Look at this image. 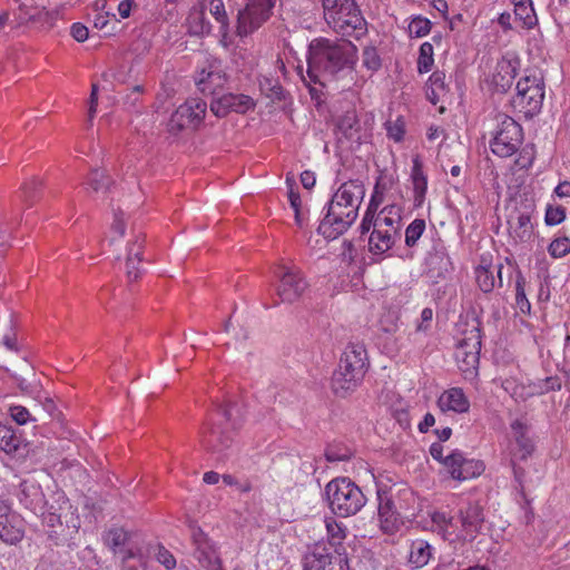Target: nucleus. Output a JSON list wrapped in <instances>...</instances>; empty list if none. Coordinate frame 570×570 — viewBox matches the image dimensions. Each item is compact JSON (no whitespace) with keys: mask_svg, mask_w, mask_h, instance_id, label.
<instances>
[{"mask_svg":"<svg viewBox=\"0 0 570 570\" xmlns=\"http://www.w3.org/2000/svg\"><path fill=\"white\" fill-rule=\"evenodd\" d=\"M357 61V48L348 39H313L308 46L307 55V77L309 82L303 76V81L309 86L311 82L325 86L327 81L345 71L352 70Z\"/></svg>","mask_w":570,"mask_h":570,"instance_id":"obj_1","label":"nucleus"},{"mask_svg":"<svg viewBox=\"0 0 570 570\" xmlns=\"http://www.w3.org/2000/svg\"><path fill=\"white\" fill-rule=\"evenodd\" d=\"M365 195L361 180L343 183L327 203L326 214L321 220L317 232L326 239H336L355 222L358 208Z\"/></svg>","mask_w":570,"mask_h":570,"instance_id":"obj_2","label":"nucleus"},{"mask_svg":"<svg viewBox=\"0 0 570 570\" xmlns=\"http://www.w3.org/2000/svg\"><path fill=\"white\" fill-rule=\"evenodd\" d=\"M323 16L328 28L342 38L360 39L367 23L355 0H322Z\"/></svg>","mask_w":570,"mask_h":570,"instance_id":"obj_3","label":"nucleus"},{"mask_svg":"<svg viewBox=\"0 0 570 570\" xmlns=\"http://www.w3.org/2000/svg\"><path fill=\"white\" fill-rule=\"evenodd\" d=\"M331 511L341 518L355 515L366 503L362 490L348 478H336L325 487Z\"/></svg>","mask_w":570,"mask_h":570,"instance_id":"obj_4","label":"nucleus"},{"mask_svg":"<svg viewBox=\"0 0 570 570\" xmlns=\"http://www.w3.org/2000/svg\"><path fill=\"white\" fill-rule=\"evenodd\" d=\"M517 94L512 99L515 109L527 118L540 112L544 99V79L538 69H527L517 82Z\"/></svg>","mask_w":570,"mask_h":570,"instance_id":"obj_5","label":"nucleus"},{"mask_svg":"<svg viewBox=\"0 0 570 570\" xmlns=\"http://www.w3.org/2000/svg\"><path fill=\"white\" fill-rule=\"evenodd\" d=\"M368 367V358H340L332 375L331 387L338 397H346L362 382Z\"/></svg>","mask_w":570,"mask_h":570,"instance_id":"obj_6","label":"nucleus"},{"mask_svg":"<svg viewBox=\"0 0 570 570\" xmlns=\"http://www.w3.org/2000/svg\"><path fill=\"white\" fill-rule=\"evenodd\" d=\"M497 121L498 129L490 142V148L499 157H510L519 149L522 142V128L513 118L504 114L498 115Z\"/></svg>","mask_w":570,"mask_h":570,"instance_id":"obj_7","label":"nucleus"},{"mask_svg":"<svg viewBox=\"0 0 570 570\" xmlns=\"http://www.w3.org/2000/svg\"><path fill=\"white\" fill-rule=\"evenodd\" d=\"M275 2L276 0H247L237 13V36L247 37L258 30L272 17Z\"/></svg>","mask_w":570,"mask_h":570,"instance_id":"obj_8","label":"nucleus"},{"mask_svg":"<svg viewBox=\"0 0 570 570\" xmlns=\"http://www.w3.org/2000/svg\"><path fill=\"white\" fill-rule=\"evenodd\" d=\"M275 276L278 278L276 295L282 303L298 301L308 287L304 274L297 267L281 265L275 271Z\"/></svg>","mask_w":570,"mask_h":570,"instance_id":"obj_9","label":"nucleus"},{"mask_svg":"<svg viewBox=\"0 0 570 570\" xmlns=\"http://www.w3.org/2000/svg\"><path fill=\"white\" fill-rule=\"evenodd\" d=\"M193 556L204 570H224L216 543L197 525H190Z\"/></svg>","mask_w":570,"mask_h":570,"instance_id":"obj_10","label":"nucleus"},{"mask_svg":"<svg viewBox=\"0 0 570 570\" xmlns=\"http://www.w3.org/2000/svg\"><path fill=\"white\" fill-rule=\"evenodd\" d=\"M207 104L200 99H191L180 105L170 116L168 131L178 135L184 129L196 128L206 114Z\"/></svg>","mask_w":570,"mask_h":570,"instance_id":"obj_11","label":"nucleus"},{"mask_svg":"<svg viewBox=\"0 0 570 570\" xmlns=\"http://www.w3.org/2000/svg\"><path fill=\"white\" fill-rule=\"evenodd\" d=\"M377 500L379 519L382 530L386 533L396 532L403 524V505H396L392 489L386 490L380 487L377 489Z\"/></svg>","mask_w":570,"mask_h":570,"instance_id":"obj_12","label":"nucleus"},{"mask_svg":"<svg viewBox=\"0 0 570 570\" xmlns=\"http://www.w3.org/2000/svg\"><path fill=\"white\" fill-rule=\"evenodd\" d=\"M304 570H347V558L344 552L334 550L327 551L324 546H316L313 551L304 557Z\"/></svg>","mask_w":570,"mask_h":570,"instance_id":"obj_13","label":"nucleus"},{"mask_svg":"<svg viewBox=\"0 0 570 570\" xmlns=\"http://www.w3.org/2000/svg\"><path fill=\"white\" fill-rule=\"evenodd\" d=\"M443 466L453 480L465 481L479 476L484 464L479 460L466 459L459 450L452 451L443 460Z\"/></svg>","mask_w":570,"mask_h":570,"instance_id":"obj_14","label":"nucleus"},{"mask_svg":"<svg viewBox=\"0 0 570 570\" xmlns=\"http://www.w3.org/2000/svg\"><path fill=\"white\" fill-rule=\"evenodd\" d=\"M510 426L513 436L511 461H524L535 449L533 439L530 436V426L520 419L514 420Z\"/></svg>","mask_w":570,"mask_h":570,"instance_id":"obj_15","label":"nucleus"},{"mask_svg":"<svg viewBox=\"0 0 570 570\" xmlns=\"http://www.w3.org/2000/svg\"><path fill=\"white\" fill-rule=\"evenodd\" d=\"M255 104L252 97L243 94H224L214 98L210 102V110L217 117H225L229 112L245 114L254 108Z\"/></svg>","mask_w":570,"mask_h":570,"instance_id":"obj_16","label":"nucleus"},{"mask_svg":"<svg viewBox=\"0 0 570 570\" xmlns=\"http://www.w3.org/2000/svg\"><path fill=\"white\" fill-rule=\"evenodd\" d=\"M200 443L207 452L216 455L217 459H222L230 449L233 438L228 432L219 428H210L202 432Z\"/></svg>","mask_w":570,"mask_h":570,"instance_id":"obj_17","label":"nucleus"},{"mask_svg":"<svg viewBox=\"0 0 570 570\" xmlns=\"http://www.w3.org/2000/svg\"><path fill=\"white\" fill-rule=\"evenodd\" d=\"M519 69L520 59L518 57H503L497 63L495 72L492 77V83L495 89L500 92H505L508 89H510Z\"/></svg>","mask_w":570,"mask_h":570,"instance_id":"obj_18","label":"nucleus"},{"mask_svg":"<svg viewBox=\"0 0 570 570\" xmlns=\"http://www.w3.org/2000/svg\"><path fill=\"white\" fill-rule=\"evenodd\" d=\"M104 543L115 553L121 556L122 561H128L138 557V552L132 548H127L129 533L122 528H111L102 535Z\"/></svg>","mask_w":570,"mask_h":570,"instance_id":"obj_19","label":"nucleus"},{"mask_svg":"<svg viewBox=\"0 0 570 570\" xmlns=\"http://www.w3.org/2000/svg\"><path fill=\"white\" fill-rule=\"evenodd\" d=\"M438 406L442 412L466 413L470 409V401L460 387H452L444 391L438 400Z\"/></svg>","mask_w":570,"mask_h":570,"instance_id":"obj_20","label":"nucleus"},{"mask_svg":"<svg viewBox=\"0 0 570 570\" xmlns=\"http://www.w3.org/2000/svg\"><path fill=\"white\" fill-rule=\"evenodd\" d=\"M401 234L385 228L374 227L368 238V249L374 255H381L393 247Z\"/></svg>","mask_w":570,"mask_h":570,"instance_id":"obj_21","label":"nucleus"},{"mask_svg":"<svg viewBox=\"0 0 570 570\" xmlns=\"http://www.w3.org/2000/svg\"><path fill=\"white\" fill-rule=\"evenodd\" d=\"M509 233L521 242L530 238L532 232L531 215L529 212L514 209L508 218Z\"/></svg>","mask_w":570,"mask_h":570,"instance_id":"obj_22","label":"nucleus"},{"mask_svg":"<svg viewBox=\"0 0 570 570\" xmlns=\"http://www.w3.org/2000/svg\"><path fill=\"white\" fill-rule=\"evenodd\" d=\"M144 248V237L138 236L127 248L126 276L129 283L138 281L142 271L139 267Z\"/></svg>","mask_w":570,"mask_h":570,"instance_id":"obj_23","label":"nucleus"},{"mask_svg":"<svg viewBox=\"0 0 570 570\" xmlns=\"http://www.w3.org/2000/svg\"><path fill=\"white\" fill-rule=\"evenodd\" d=\"M460 521L466 533H476L484 521L483 510L478 503H466L460 509Z\"/></svg>","mask_w":570,"mask_h":570,"instance_id":"obj_24","label":"nucleus"},{"mask_svg":"<svg viewBox=\"0 0 570 570\" xmlns=\"http://www.w3.org/2000/svg\"><path fill=\"white\" fill-rule=\"evenodd\" d=\"M21 520L17 515L0 514V539L8 544H16L23 538Z\"/></svg>","mask_w":570,"mask_h":570,"instance_id":"obj_25","label":"nucleus"},{"mask_svg":"<svg viewBox=\"0 0 570 570\" xmlns=\"http://www.w3.org/2000/svg\"><path fill=\"white\" fill-rule=\"evenodd\" d=\"M24 448L21 435L12 426L0 423V450L7 454L17 455Z\"/></svg>","mask_w":570,"mask_h":570,"instance_id":"obj_26","label":"nucleus"},{"mask_svg":"<svg viewBox=\"0 0 570 570\" xmlns=\"http://www.w3.org/2000/svg\"><path fill=\"white\" fill-rule=\"evenodd\" d=\"M209 12L216 22L219 24L218 32L220 35V42L224 47L228 46L230 33V21L226 12L225 3L223 0H210Z\"/></svg>","mask_w":570,"mask_h":570,"instance_id":"obj_27","label":"nucleus"},{"mask_svg":"<svg viewBox=\"0 0 570 570\" xmlns=\"http://www.w3.org/2000/svg\"><path fill=\"white\" fill-rule=\"evenodd\" d=\"M340 132L351 141L361 142V125L355 110H347L337 121Z\"/></svg>","mask_w":570,"mask_h":570,"instance_id":"obj_28","label":"nucleus"},{"mask_svg":"<svg viewBox=\"0 0 570 570\" xmlns=\"http://www.w3.org/2000/svg\"><path fill=\"white\" fill-rule=\"evenodd\" d=\"M450 92L449 85L445 82V73L440 70H435L429 78L426 96L428 99L436 105L443 100Z\"/></svg>","mask_w":570,"mask_h":570,"instance_id":"obj_29","label":"nucleus"},{"mask_svg":"<svg viewBox=\"0 0 570 570\" xmlns=\"http://www.w3.org/2000/svg\"><path fill=\"white\" fill-rule=\"evenodd\" d=\"M401 207L397 205L385 206L375 217L374 227L391 229L400 233Z\"/></svg>","mask_w":570,"mask_h":570,"instance_id":"obj_30","label":"nucleus"},{"mask_svg":"<svg viewBox=\"0 0 570 570\" xmlns=\"http://www.w3.org/2000/svg\"><path fill=\"white\" fill-rule=\"evenodd\" d=\"M188 32L193 36H208L212 24L205 16L204 9H193L187 18Z\"/></svg>","mask_w":570,"mask_h":570,"instance_id":"obj_31","label":"nucleus"},{"mask_svg":"<svg viewBox=\"0 0 570 570\" xmlns=\"http://www.w3.org/2000/svg\"><path fill=\"white\" fill-rule=\"evenodd\" d=\"M412 180L415 205L421 206L428 189V179L426 176L423 174L422 164L419 157H415L413 159Z\"/></svg>","mask_w":570,"mask_h":570,"instance_id":"obj_32","label":"nucleus"},{"mask_svg":"<svg viewBox=\"0 0 570 570\" xmlns=\"http://www.w3.org/2000/svg\"><path fill=\"white\" fill-rule=\"evenodd\" d=\"M502 268H503L502 264L494 266L493 269H490V268H487L483 266H480L476 268V271H475L476 282L482 292L490 293L493 291V288L495 286L494 271L498 274L499 286H502V276H501Z\"/></svg>","mask_w":570,"mask_h":570,"instance_id":"obj_33","label":"nucleus"},{"mask_svg":"<svg viewBox=\"0 0 570 570\" xmlns=\"http://www.w3.org/2000/svg\"><path fill=\"white\" fill-rule=\"evenodd\" d=\"M43 183L38 178H31L20 187L19 197L26 208L32 207L40 198Z\"/></svg>","mask_w":570,"mask_h":570,"instance_id":"obj_34","label":"nucleus"},{"mask_svg":"<svg viewBox=\"0 0 570 570\" xmlns=\"http://www.w3.org/2000/svg\"><path fill=\"white\" fill-rule=\"evenodd\" d=\"M432 557V547L424 540H416L411 546L410 562L415 568H422Z\"/></svg>","mask_w":570,"mask_h":570,"instance_id":"obj_35","label":"nucleus"},{"mask_svg":"<svg viewBox=\"0 0 570 570\" xmlns=\"http://www.w3.org/2000/svg\"><path fill=\"white\" fill-rule=\"evenodd\" d=\"M114 183L115 181L107 175L106 170L101 168L92 169L87 178V184L95 193L107 194Z\"/></svg>","mask_w":570,"mask_h":570,"instance_id":"obj_36","label":"nucleus"},{"mask_svg":"<svg viewBox=\"0 0 570 570\" xmlns=\"http://www.w3.org/2000/svg\"><path fill=\"white\" fill-rule=\"evenodd\" d=\"M324 522L330 543L338 551L344 550L342 542L346 538V528L333 517H326Z\"/></svg>","mask_w":570,"mask_h":570,"instance_id":"obj_37","label":"nucleus"},{"mask_svg":"<svg viewBox=\"0 0 570 570\" xmlns=\"http://www.w3.org/2000/svg\"><path fill=\"white\" fill-rule=\"evenodd\" d=\"M527 281L521 272L517 273L515 278V306L522 314H530L531 304L525 295Z\"/></svg>","mask_w":570,"mask_h":570,"instance_id":"obj_38","label":"nucleus"},{"mask_svg":"<svg viewBox=\"0 0 570 570\" xmlns=\"http://www.w3.org/2000/svg\"><path fill=\"white\" fill-rule=\"evenodd\" d=\"M433 53V46L430 42L421 45L417 58V71L420 73H426L432 69L434 63Z\"/></svg>","mask_w":570,"mask_h":570,"instance_id":"obj_39","label":"nucleus"},{"mask_svg":"<svg viewBox=\"0 0 570 570\" xmlns=\"http://www.w3.org/2000/svg\"><path fill=\"white\" fill-rule=\"evenodd\" d=\"M459 348L464 356H479L481 351V340L479 332H471L470 336L459 343Z\"/></svg>","mask_w":570,"mask_h":570,"instance_id":"obj_40","label":"nucleus"},{"mask_svg":"<svg viewBox=\"0 0 570 570\" xmlns=\"http://www.w3.org/2000/svg\"><path fill=\"white\" fill-rule=\"evenodd\" d=\"M514 4V14L527 26H532L534 13L531 0H512Z\"/></svg>","mask_w":570,"mask_h":570,"instance_id":"obj_41","label":"nucleus"},{"mask_svg":"<svg viewBox=\"0 0 570 570\" xmlns=\"http://www.w3.org/2000/svg\"><path fill=\"white\" fill-rule=\"evenodd\" d=\"M425 229V220L421 218L414 219L405 229V245L413 247L422 236Z\"/></svg>","mask_w":570,"mask_h":570,"instance_id":"obj_42","label":"nucleus"},{"mask_svg":"<svg viewBox=\"0 0 570 570\" xmlns=\"http://www.w3.org/2000/svg\"><path fill=\"white\" fill-rule=\"evenodd\" d=\"M226 81L225 75L214 68L213 66H209L208 68V75H207V83L205 87H208L207 95H217V89L222 88Z\"/></svg>","mask_w":570,"mask_h":570,"instance_id":"obj_43","label":"nucleus"},{"mask_svg":"<svg viewBox=\"0 0 570 570\" xmlns=\"http://www.w3.org/2000/svg\"><path fill=\"white\" fill-rule=\"evenodd\" d=\"M234 314L224 323V332H233L234 337L237 341L247 340L249 335L248 327L245 323L237 321L236 324L233 321Z\"/></svg>","mask_w":570,"mask_h":570,"instance_id":"obj_44","label":"nucleus"},{"mask_svg":"<svg viewBox=\"0 0 570 570\" xmlns=\"http://www.w3.org/2000/svg\"><path fill=\"white\" fill-rule=\"evenodd\" d=\"M480 358H460L458 363L459 370L465 380L472 381L478 376Z\"/></svg>","mask_w":570,"mask_h":570,"instance_id":"obj_45","label":"nucleus"},{"mask_svg":"<svg viewBox=\"0 0 570 570\" xmlns=\"http://www.w3.org/2000/svg\"><path fill=\"white\" fill-rule=\"evenodd\" d=\"M430 30L431 21L423 17L414 18L409 24L410 35L417 38L426 36Z\"/></svg>","mask_w":570,"mask_h":570,"instance_id":"obj_46","label":"nucleus"},{"mask_svg":"<svg viewBox=\"0 0 570 570\" xmlns=\"http://www.w3.org/2000/svg\"><path fill=\"white\" fill-rule=\"evenodd\" d=\"M385 129L389 138L393 139L396 142L403 140L405 129L404 121L402 120L401 117H399L395 121L387 120L385 122Z\"/></svg>","mask_w":570,"mask_h":570,"instance_id":"obj_47","label":"nucleus"},{"mask_svg":"<svg viewBox=\"0 0 570 570\" xmlns=\"http://www.w3.org/2000/svg\"><path fill=\"white\" fill-rule=\"evenodd\" d=\"M549 253L552 257L559 258L570 253V238L558 237L549 246Z\"/></svg>","mask_w":570,"mask_h":570,"instance_id":"obj_48","label":"nucleus"},{"mask_svg":"<svg viewBox=\"0 0 570 570\" xmlns=\"http://www.w3.org/2000/svg\"><path fill=\"white\" fill-rule=\"evenodd\" d=\"M566 219V208L563 206H548L546 209V224L549 226L559 225Z\"/></svg>","mask_w":570,"mask_h":570,"instance_id":"obj_49","label":"nucleus"},{"mask_svg":"<svg viewBox=\"0 0 570 570\" xmlns=\"http://www.w3.org/2000/svg\"><path fill=\"white\" fill-rule=\"evenodd\" d=\"M363 65L368 70L376 71L381 68V58L374 47H366L363 50Z\"/></svg>","mask_w":570,"mask_h":570,"instance_id":"obj_50","label":"nucleus"},{"mask_svg":"<svg viewBox=\"0 0 570 570\" xmlns=\"http://www.w3.org/2000/svg\"><path fill=\"white\" fill-rule=\"evenodd\" d=\"M261 87L263 90L266 91V95L272 99H285V89L277 81L273 82L269 79H265L264 82H261Z\"/></svg>","mask_w":570,"mask_h":570,"instance_id":"obj_51","label":"nucleus"},{"mask_svg":"<svg viewBox=\"0 0 570 570\" xmlns=\"http://www.w3.org/2000/svg\"><path fill=\"white\" fill-rule=\"evenodd\" d=\"M156 559L158 560L159 563H161L168 570L174 569L176 567L175 557L171 554L170 551H168L164 547L158 548V551L156 553Z\"/></svg>","mask_w":570,"mask_h":570,"instance_id":"obj_52","label":"nucleus"},{"mask_svg":"<svg viewBox=\"0 0 570 570\" xmlns=\"http://www.w3.org/2000/svg\"><path fill=\"white\" fill-rule=\"evenodd\" d=\"M2 344L7 347L10 353H29L27 346L20 344L14 335H4L2 337Z\"/></svg>","mask_w":570,"mask_h":570,"instance_id":"obj_53","label":"nucleus"},{"mask_svg":"<svg viewBox=\"0 0 570 570\" xmlns=\"http://www.w3.org/2000/svg\"><path fill=\"white\" fill-rule=\"evenodd\" d=\"M431 519L433 524L439 528L440 532H445L452 523V518L449 517L445 512L441 511L433 512Z\"/></svg>","mask_w":570,"mask_h":570,"instance_id":"obj_54","label":"nucleus"},{"mask_svg":"<svg viewBox=\"0 0 570 570\" xmlns=\"http://www.w3.org/2000/svg\"><path fill=\"white\" fill-rule=\"evenodd\" d=\"M10 415L20 425L26 424L30 417L29 411L20 405L11 406Z\"/></svg>","mask_w":570,"mask_h":570,"instance_id":"obj_55","label":"nucleus"},{"mask_svg":"<svg viewBox=\"0 0 570 570\" xmlns=\"http://www.w3.org/2000/svg\"><path fill=\"white\" fill-rule=\"evenodd\" d=\"M325 456L328 462L347 461L351 458V452L347 449L342 452H338L335 449H327Z\"/></svg>","mask_w":570,"mask_h":570,"instance_id":"obj_56","label":"nucleus"},{"mask_svg":"<svg viewBox=\"0 0 570 570\" xmlns=\"http://www.w3.org/2000/svg\"><path fill=\"white\" fill-rule=\"evenodd\" d=\"M71 36L78 42H83L88 39L89 36L88 28L79 22L73 23L71 27Z\"/></svg>","mask_w":570,"mask_h":570,"instance_id":"obj_57","label":"nucleus"},{"mask_svg":"<svg viewBox=\"0 0 570 570\" xmlns=\"http://www.w3.org/2000/svg\"><path fill=\"white\" fill-rule=\"evenodd\" d=\"M122 216L124 213L120 209L116 210L114 214V223L111 226L112 230L116 232L119 236H124L126 229Z\"/></svg>","mask_w":570,"mask_h":570,"instance_id":"obj_58","label":"nucleus"},{"mask_svg":"<svg viewBox=\"0 0 570 570\" xmlns=\"http://www.w3.org/2000/svg\"><path fill=\"white\" fill-rule=\"evenodd\" d=\"M433 318V309L425 307L421 313V323L417 325L419 331H426Z\"/></svg>","mask_w":570,"mask_h":570,"instance_id":"obj_59","label":"nucleus"},{"mask_svg":"<svg viewBox=\"0 0 570 570\" xmlns=\"http://www.w3.org/2000/svg\"><path fill=\"white\" fill-rule=\"evenodd\" d=\"M381 203H382V195H379L377 191L375 190V193L373 194V196L370 200V204L367 206L365 214H370L371 217H376L377 216L376 213H377V209H379V206Z\"/></svg>","mask_w":570,"mask_h":570,"instance_id":"obj_60","label":"nucleus"},{"mask_svg":"<svg viewBox=\"0 0 570 570\" xmlns=\"http://www.w3.org/2000/svg\"><path fill=\"white\" fill-rule=\"evenodd\" d=\"M301 183L304 188L312 189L315 186L316 177L311 170H305L301 174Z\"/></svg>","mask_w":570,"mask_h":570,"instance_id":"obj_61","label":"nucleus"},{"mask_svg":"<svg viewBox=\"0 0 570 570\" xmlns=\"http://www.w3.org/2000/svg\"><path fill=\"white\" fill-rule=\"evenodd\" d=\"M136 3H135V0H122L119 4H118V12H119V16L122 18V19H126L130 16V12H131V9L132 7H135Z\"/></svg>","mask_w":570,"mask_h":570,"instance_id":"obj_62","label":"nucleus"},{"mask_svg":"<svg viewBox=\"0 0 570 570\" xmlns=\"http://www.w3.org/2000/svg\"><path fill=\"white\" fill-rule=\"evenodd\" d=\"M207 75H208V69L204 68L200 70V72L196 77V85H197L199 91H202L204 95H207V90H208V87H205V85L207 83Z\"/></svg>","mask_w":570,"mask_h":570,"instance_id":"obj_63","label":"nucleus"},{"mask_svg":"<svg viewBox=\"0 0 570 570\" xmlns=\"http://www.w3.org/2000/svg\"><path fill=\"white\" fill-rule=\"evenodd\" d=\"M554 194L560 198L570 197V181L559 183L554 188Z\"/></svg>","mask_w":570,"mask_h":570,"instance_id":"obj_64","label":"nucleus"}]
</instances>
